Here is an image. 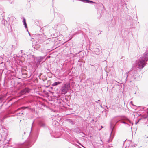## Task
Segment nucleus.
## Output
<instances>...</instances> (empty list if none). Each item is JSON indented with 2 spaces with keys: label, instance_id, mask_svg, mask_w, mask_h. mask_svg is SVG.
I'll list each match as a JSON object with an SVG mask.
<instances>
[{
  "label": "nucleus",
  "instance_id": "obj_9",
  "mask_svg": "<svg viewBox=\"0 0 148 148\" xmlns=\"http://www.w3.org/2000/svg\"><path fill=\"white\" fill-rule=\"evenodd\" d=\"M145 112L148 114V108L145 110Z\"/></svg>",
  "mask_w": 148,
  "mask_h": 148
},
{
  "label": "nucleus",
  "instance_id": "obj_5",
  "mask_svg": "<svg viewBox=\"0 0 148 148\" xmlns=\"http://www.w3.org/2000/svg\"><path fill=\"white\" fill-rule=\"evenodd\" d=\"M81 1H85L86 3H94V2L92 1L89 0H81Z\"/></svg>",
  "mask_w": 148,
  "mask_h": 148
},
{
  "label": "nucleus",
  "instance_id": "obj_1",
  "mask_svg": "<svg viewBox=\"0 0 148 148\" xmlns=\"http://www.w3.org/2000/svg\"><path fill=\"white\" fill-rule=\"evenodd\" d=\"M70 84L69 83H66L64 84L61 89L62 94H65L66 93L70 88Z\"/></svg>",
  "mask_w": 148,
  "mask_h": 148
},
{
  "label": "nucleus",
  "instance_id": "obj_2",
  "mask_svg": "<svg viewBox=\"0 0 148 148\" xmlns=\"http://www.w3.org/2000/svg\"><path fill=\"white\" fill-rule=\"evenodd\" d=\"M148 60V59H146V57L145 56L143 57L142 59H141L138 63L140 68H142L144 67V65L145 64V61H147Z\"/></svg>",
  "mask_w": 148,
  "mask_h": 148
},
{
  "label": "nucleus",
  "instance_id": "obj_7",
  "mask_svg": "<svg viewBox=\"0 0 148 148\" xmlns=\"http://www.w3.org/2000/svg\"><path fill=\"white\" fill-rule=\"evenodd\" d=\"M148 117V114L147 115H146V116H143V118L144 119H146Z\"/></svg>",
  "mask_w": 148,
  "mask_h": 148
},
{
  "label": "nucleus",
  "instance_id": "obj_4",
  "mask_svg": "<svg viewBox=\"0 0 148 148\" xmlns=\"http://www.w3.org/2000/svg\"><path fill=\"white\" fill-rule=\"evenodd\" d=\"M61 83V82H55L53 83L52 84V85L53 86H56L58 84H60Z\"/></svg>",
  "mask_w": 148,
  "mask_h": 148
},
{
  "label": "nucleus",
  "instance_id": "obj_3",
  "mask_svg": "<svg viewBox=\"0 0 148 148\" xmlns=\"http://www.w3.org/2000/svg\"><path fill=\"white\" fill-rule=\"evenodd\" d=\"M29 90L28 88H25L21 92V95L24 94H26V93H28L29 92Z\"/></svg>",
  "mask_w": 148,
  "mask_h": 148
},
{
  "label": "nucleus",
  "instance_id": "obj_8",
  "mask_svg": "<svg viewBox=\"0 0 148 148\" xmlns=\"http://www.w3.org/2000/svg\"><path fill=\"white\" fill-rule=\"evenodd\" d=\"M40 47V45H37V48H39Z\"/></svg>",
  "mask_w": 148,
  "mask_h": 148
},
{
  "label": "nucleus",
  "instance_id": "obj_6",
  "mask_svg": "<svg viewBox=\"0 0 148 148\" xmlns=\"http://www.w3.org/2000/svg\"><path fill=\"white\" fill-rule=\"evenodd\" d=\"M23 23H24V25H25V27L26 28H27V24L26 22V20H25V18H24L23 19Z\"/></svg>",
  "mask_w": 148,
  "mask_h": 148
}]
</instances>
